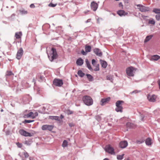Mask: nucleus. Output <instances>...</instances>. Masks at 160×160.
<instances>
[{"mask_svg":"<svg viewBox=\"0 0 160 160\" xmlns=\"http://www.w3.org/2000/svg\"><path fill=\"white\" fill-rule=\"evenodd\" d=\"M48 57L51 61H52L54 59H56L58 57V54L56 49L52 48L50 51V53L48 54Z\"/></svg>","mask_w":160,"mask_h":160,"instance_id":"obj_1","label":"nucleus"},{"mask_svg":"<svg viewBox=\"0 0 160 160\" xmlns=\"http://www.w3.org/2000/svg\"><path fill=\"white\" fill-rule=\"evenodd\" d=\"M84 103L87 106H91L93 104V101L92 98L88 96H85L82 98Z\"/></svg>","mask_w":160,"mask_h":160,"instance_id":"obj_2","label":"nucleus"},{"mask_svg":"<svg viewBox=\"0 0 160 160\" xmlns=\"http://www.w3.org/2000/svg\"><path fill=\"white\" fill-rule=\"evenodd\" d=\"M124 102L123 101L118 100L116 103V108L115 110L116 112H123V107L122 105L123 104Z\"/></svg>","mask_w":160,"mask_h":160,"instance_id":"obj_3","label":"nucleus"},{"mask_svg":"<svg viewBox=\"0 0 160 160\" xmlns=\"http://www.w3.org/2000/svg\"><path fill=\"white\" fill-rule=\"evenodd\" d=\"M105 150L106 152L111 154L114 155L115 154L114 148L109 145H106L105 146Z\"/></svg>","mask_w":160,"mask_h":160,"instance_id":"obj_4","label":"nucleus"},{"mask_svg":"<svg viewBox=\"0 0 160 160\" xmlns=\"http://www.w3.org/2000/svg\"><path fill=\"white\" fill-rule=\"evenodd\" d=\"M53 84L56 86L60 87L63 84V82L62 79L55 78L53 81Z\"/></svg>","mask_w":160,"mask_h":160,"instance_id":"obj_5","label":"nucleus"},{"mask_svg":"<svg viewBox=\"0 0 160 160\" xmlns=\"http://www.w3.org/2000/svg\"><path fill=\"white\" fill-rule=\"evenodd\" d=\"M38 115V113L37 112H36L33 113L32 112H31L28 114L25 115L24 117L26 118H31L32 119L35 118Z\"/></svg>","mask_w":160,"mask_h":160,"instance_id":"obj_6","label":"nucleus"},{"mask_svg":"<svg viewBox=\"0 0 160 160\" xmlns=\"http://www.w3.org/2000/svg\"><path fill=\"white\" fill-rule=\"evenodd\" d=\"M19 132L21 135L25 137H31L33 135L32 134L27 132L23 129H20Z\"/></svg>","mask_w":160,"mask_h":160,"instance_id":"obj_7","label":"nucleus"},{"mask_svg":"<svg viewBox=\"0 0 160 160\" xmlns=\"http://www.w3.org/2000/svg\"><path fill=\"white\" fill-rule=\"evenodd\" d=\"M134 70V69L132 67L127 68L126 70L127 75L129 76H133L134 75L133 71Z\"/></svg>","mask_w":160,"mask_h":160,"instance_id":"obj_8","label":"nucleus"},{"mask_svg":"<svg viewBox=\"0 0 160 160\" xmlns=\"http://www.w3.org/2000/svg\"><path fill=\"white\" fill-rule=\"evenodd\" d=\"M53 128V125H43L42 127V129L43 130H48L50 131H52Z\"/></svg>","mask_w":160,"mask_h":160,"instance_id":"obj_9","label":"nucleus"},{"mask_svg":"<svg viewBox=\"0 0 160 160\" xmlns=\"http://www.w3.org/2000/svg\"><path fill=\"white\" fill-rule=\"evenodd\" d=\"M138 7H139L138 9L141 12H146L149 10V8L147 7H146L141 5L138 4L137 5Z\"/></svg>","mask_w":160,"mask_h":160,"instance_id":"obj_10","label":"nucleus"},{"mask_svg":"<svg viewBox=\"0 0 160 160\" xmlns=\"http://www.w3.org/2000/svg\"><path fill=\"white\" fill-rule=\"evenodd\" d=\"M98 7V4L95 2L93 1L91 4V8L93 11H96Z\"/></svg>","mask_w":160,"mask_h":160,"instance_id":"obj_11","label":"nucleus"},{"mask_svg":"<svg viewBox=\"0 0 160 160\" xmlns=\"http://www.w3.org/2000/svg\"><path fill=\"white\" fill-rule=\"evenodd\" d=\"M147 98L150 102H154L156 101L157 96L155 95H148Z\"/></svg>","mask_w":160,"mask_h":160,"instance_id":"obj_12","label":"nucleus"},{"mask_svg":"<svg viewBox=\"0 0 160 160\" xmlns=\"http://www.w3.org/2000/svg\"><path fill=\"white\" fill-rule=\"evenodd\" d=\"M23 52L22 48H20L19 49L18 51L17 54L16 58L18 59H19L21 58L23 54Z\"/></svg>","mask_w":160,"mask_h":160,"instance_id":"obj_13","label":"nucleus"},{"mask_svg":"<svg viewBox=\"0 0 160 160\" xmlns=\"http://www.w3.org/2000/svg\"><path fill=\"white\" fill-rule=\"evenodd\" d=\"M110 97L102 99L100 102V104L102 106H103L108 103L110 101Z\"/></svg>","mask_w":160,"mask_h":160,"instance_id":"obj_14","label":"nucleus"},{"mask_svg":"<svg viewBox=\"0 0 160 160\" xmlns=\"http://www.w3.org/2000/svg\"><path fill=\"white\" fill-rule=\"evenodd\" d=\"M128 145V142L125 141H122L119 143L120 147L122 148H125Z\"/></svg>","mask_w":160,"mask_h":160,"instance_id":"obj_15","label":"nucleus"},{"mask_svg":"<svg viewBox=\"0 0 160 160\" xmlns=\"http://www.w3.org/2000/svg\"><path fill=\"white\" fill-rule=\"evenodd\" d=\"M94 52L96 55L99 57H101L102 55V53L100 50L98 48H95L94 49Z\"/></svg>","mask_w":160,"mask_h":160,"instance_id":"obj_16","label":"nucleus"},{"mask_svg":"<svg viewBox=\"0 0 160 160\" xmlns=\"http://www.w3.org/2000/svg\"><path fill=\"white\" fill-rule=\"evenodd\" d=\"M160 58V56L158 55H156L152 56L151 57L150 60L152 61H157Z\"/></svg>","mask_w":160,"mask_h":160,"instance_id":"obj_17","label":"nucleus"},{"mask_svg":"<svg viewBox=\"0 0 160 160\" xmlns=\"http://www.w3.org/2000/svg\"><path fill=\"white\" fill-rule=\"evenodd\" d=\"M117 13L120 16H125L128 14L124 10H120L117 12Z\"/></svg>","mask_w":160,"mask_h":160,"instance_id":"obj_18","label":"nucleus"},{"mask_svg":"<svg viewBox=\"0 0 160 160\" xmlns=\"http://www.w3.org/2000/svg\"><path fill=\"white\" fill-rule=\"evenodd\" d=\"M83 63V60L81 58H78L76 61V64L78 65L81 66Z\"/></svg>","mask_w":160,"mask_h":160,"instance_id":"obj_19","label":"nucleus"},{"mask_svg":"<svg viewBox=\"0 0 160 160\" xmlns=\"http://www.w3.org/2000/svg\"><path fill=\"white\" fill-rule=\"evenodd\" d=\"M22 34L21 32H18L15 33V37L16 39H19L21 38Z\"/></svg>","mask_w":160,"mask_h":160,"instance_id":"obj_20","label":"nucleus"},{"mask_svg":"<svg viewBox=\"0 0 160 160\" xmlns=\"http://www.w3.org/2000/svg\"><path fill=\"white\" fill-rule=\"evenodd\" d=\"M85 62L87 64V67L90 70H92V68L91 66V65L89 63V62L88 59H86L85 60Z\"/></svg>","mask_w":160,"mask_h":160,"instance_id":"obj_21","label":"nucleus"},{"mask_svg":"<svg viewBox=\"0 0 160 160\" xmlns=\"http://www.w3.org/2000/svg\"><path fill=\"white\" fill-rule=\"evenodd\" d=\"M101 63L102 65V66L103 68H106L107 65V63L106 62L101 60Z\"/></svg>","mask_w":160,"mask_h":160,"instance_id":"obj_22","label":"nucleus"},{"mask_svg":"<svg viewBox=\"0 0 160 160\" xmlns=\"http://www.w3.org/2000/svg\"><path fill=\"white\" fill-rule=\"evenodd\" d=\"M147 145H150L152 144L151 140L149 138H147L145 141Z\"/></svg>","mask_w":160,"mask_h":160,"instance_id":"obj_23","label":"nucleus"},{"mask_svg":"<svg viewBox=\"0 0 160 160\" xmlns=\"http://www.w3.org/2000/svg\"><path fill=\"white\" fill-rule=\"evenodd\" d=\"M91 47L90 46L86 45L85 47V52H89L91 50Z\"/></svg>","mask_w":160,"mask_h":160,"instance_id":"obj_24","label":"nucleus"},{"mask_svg":"<svg viewBox=\"0 0 160 160\" xmlns=\"http://www.w3.org/2000/svg\"><path fill=\"white\" fill-rule=\"evenodd\" d=\"M153 36L152 35H150L149 36H148L146 37L144 42H148L149 40H150L152 37Z\"/></svg>","mask_w":160,"mask_h":160,"instance_id":"obj_25","label":"nucleus"},{"mask_svg":"<svg viewBox=\"0 0 160 160\" xmlns=\"http://www.w3.org/2000/svg\"><path fill=\"white\" fill-rule=\"evenodd\" d=\"M86 76L89 81H92L93 80V78L92 75L89 74H87Z\"/></svg>","mask_w":160,"mask_h":160,"instance_id":"obj_26","label":"nucleus"},{"mask_svg":"<svg viewBox=\"0 0 160 160\" xmlns=\"http://www.w3.org/2000/svg\"><path fill=\"white\" fill-rule=\"evenodd\" d=\"M19 11L20 13L22 15L26 14L28 12L27 11L25 10L24 9L20 10Z\"/></svg>","mask_w":160,"mask_h":160,"instance_id":"obj_27","label":"nucleus"},{"mask_svg":"<svg viewBox=\"0 0 160 160\" xmlns=\"http://www.w3.org/2000/svg\"><path fill=\"white\" fill-rule=\"evenodd\" d=\"M78 74L80 77H83L85 74L81 70H79L78 71Z\"/></svg>","mask_w":160,"mask_h":160,"instance_id":"obj_28","label":"nucleus"},{"mask_svg":"<svg viewBox=\"0 0 160 160\" xmlns=\"http://www.w3.org/2000/svg\"><path fill=\"white\" fill-rule=\"evenodd\" d=\"M68 142L66 140H64L63 141L62 146L63 147H66L68 146Z\"/></svg>","mask_w":160,"mask_h":160,"instance_id":"obj_29","label":"nucleus"},{"mask_svg":"<svg viewBox=\"0 0 160 160\" xmlns=\"http://www.w3.org/2000/svg\"><path fill=\"white\" fill-rule=\"evenodd\" d=\"M12 75H14V74L12 73V72L10 71H7L6 73V76H11Z\"/></svg>","mask_w":160,"mask_h":160,"instance_id":"obj_30","label":"nucleus"},{"mask_svg":"<svg viewBox=\"0 0 160 160\" xmlns=\"http://www.w3.org/2000/svg\"><path fill=\"white\" fill-rule=\"evenodd\" d=\"M124 154H123L122 155H118L117 156V158L118 160H121L122 159L123 156Z\"/></svg>","mask_w":160,"mask_h":160,"instance_id":"obj_31","label":"nucleus"},{"mask_svg":"<svg viewBox=\"0 0 160 160\" xmlns=\"http://www.w3.org/2000/svg\"><path fill=\"white\" fill-rule=\"evenodd\" d=\"M153 12L156 13H160V9L157 8H154L153 10Z\"/></svg>","mask_w":160,"mask_h":160,"instance_id":"obj_32","label":"nucleus"},{"mask_svg":"<svg viewBox=\"0 0 160 160\" xmlns=\"http://www.w3.org/2000/svg\"><path fill=\"white\" fill-rule=\"evenodd\" d=\"M155 22L154 20H149L148 21V23L149 24L154 25L155 24Z\"/></svg>","mask_w":160,"mask_h":160,"instance_id":"obj_33","label":"nucleus"},{"mask_svg":"<svg viewBox=\"0 0 160 160\" xmlns=\"http://www.w3.org/2000/svg\"><path fill=\"white\" fill-rule=\"evenodd\" d=\"M34 121V120H25L24 121V122L25 123H31L32 122H33Z\"/></svg>","mask_w":160,"mask_h":160,"instance_id":"obj_34","label":"nucleus"},{"mask_svg":"<svg viewBox=\"0 0 160 160\" xmlns=\"http://www.w3.org/2000/svg\"><path fill=\"white\" fill-rule=\"evenodd\" d=\"M99 64H97L94 66L96 67L94 69V70L95 71H98L99 70Z\"/></svg>","mask_w":160,"mask_h":160,"instance_id":"obj_35","label":"nucleus"},{"mask_svg":"<svg viewBox=\"0 0 160 160\" xmlns=\"http://www.w3.org/2000/svg\"><path fill=\"white\" fill-rule=\"evenodd\" d=\"M16 144L18 148H21L22 147V143H20L19 142H17Z\"/></svg>","mask_w":160,"mask_h":160,"instance_id":"obj_36","label":"nucleus"},{"mask_svg":"<svg viewBox=\"0 0 160 160\" xmlns=\"http://www.w3.org/2000/svg\"><path fill=\"white\" fill-rule=\"evenodd\" d=\"M92 65L94 66H95V65H97V64H96V61L93 59L92 60Z\"/></svg>","mask_w":160,"mask_h":160,"instance_id":"obj_37","label":"nucleus"},{"mask_svg":"<svg viewBox=\"0 0 160 160\" xmlns=\"http://www.w3.org/2000/svg\"><path fill=\"white\" fill-rule=\"evenodd\" d=\"M24 156L26 158L28 157L29 156L28 153L26 152H24Z\"/></svg>","mask_w":160,"mask_h":160,"instance_id":"obj_38","label":"nucleus"},{"mask_svg":"<svg viewBox=\"0 0 160 160\" xmlns=\"http://www.w3.org/2000/svg\"><path fill=\"white\" fill-rule=\"evenodd\" d=\"M156 19L158 20H160V15H157L156 16Z\"/></svg>","mask_w":160,"mask_h":160,"instance_id":"obj_39","label":"nucleus"},{"mask_svg":"<svg viewBox=\"0 0 160 160\" xmlns=\"http://www.w3.org/2000/svg\"><path fill=\"white\" fill-rule=\"evenodd\" d=\"M57 5V4H53L52 3H50L49 5V6H50V7H55V6H56Z\"/></svg>","mask_w":160,"mask_h":160,"instance_id":"obj_40","label":"nucleus"},{"mask_svg":"<svg viewBox=\"0 0 160 160\" xmlns=\"http://www.w3.org/2000/svg\"><path fill=\"white\" fill-rule=\"evenodd\" d=\"M67 113L68 114H71L73 113V112L70 110H68L67 111Z\"/></svg>","mask_w":160,"mask_h":160,"instance_id":"obj_41","label":"nucleus"},{"mask_svg":"<svg viewBox=\"0 0 160 160\" xmlns=\"http://www.w3.org/2000/svg\"><path fill=\"white\" fill-rule=\"evenodd\" d=\"M68 125L69 126L71 127H73L74 126V124L73 123H68Z\"/></svg>","mask_w":160,"mask_h":160,"instance_id":"obj_42","label":"nucleus"},{"mask_svg":"<svg viewBox=\"0 0 160 160\" xmlns=\"http://www.w3.org/2000/svg\"><path fill=\"white\" fill-rule=\"evenodd\" d=\"M53 118H54V119L58 120L60 121V119L58 117V116H55Z\"/></svg>","mask_w":160,"mask_h":160,"instance_id":"obj_43","label":"nucleus"},{"mask_svg":"<svg viewBox=\"0 0 160 160\" xmlns=\"http://www.w3.org/2000/svg\"><path fill=\"white\" fill-rule=\"evenodd\" d=\"M81 53L83 55H86L87 53L86 52H85L83 50H82L81 51Z\"/></svg>","mask_w":160,"mask_h":160,"instance_id":"obj_44","label":"nucleus"},{"mask_svg":"<svg viewBox=\"0 0 160 160\" xmlns=\"http://www.w3.org/2000/svg\"><path fill=\"white\" fill-rule=\"evenodd\" d=\"M30 7L31 8H34L35 7V6L33 4H31L30 5Z\"/></svg>","mask_w":160,"mask_h":160,"instance_id":"obj_45","label":"nucleus"},{"mask_svg":"<svg viewBox=\"0 0 160 160\" xmlns=\"http://www.w3.org/2000/svg\"><path fill=\"white\" fill-rule=\"evenodd\" d=\"M131 124H132L131 123H130V122H128L126 124V126L127 127H130L131 126Z\"/></svg>","mask_w":160,"mask_h":160,"instance_id":"obj_46","label":"nucleus"},{"mask_svg":"<svg viewBox=\"0 0 160 160\" xmlns=\"http://www.w3.org/2000/svg\"><path fill=\"white\" fill-rule=\"evenodd\" d=\"M140 92V91H138V90H135V91H133V92H132V93H138V92Z\"/></svg>","mask_w":160,"mask_h":160,"instance_id":"obj_47","label":"nucleus"},{"mask_svg":"<svg viewBox=\"0 0 160 160\" xmlns=\"http://www.w3.org/2000/svg\"><path fill=\"white\" fill-rule=\"evenodd\" d=\"M158 84L159 88L160 89V80H158Z\"/></svg>","mask_w":160,"mask_h":160,"instance_id":"obj_48","label":"nucleus"},{"mask_svg":"<svg viewBox=\"0 0 160 160\" xmlns=\"http://www.w3.org/2000/svg\"><path fill=\"white\" fill-rule=\"evenodd\" d=\"M55 117V116H51L50 117V118L52 119H54V118H53Z\"/></svg>","mask_w":160,"mask_h":160,"instance_id":"obj_49","label":"nucleus"},{"mask_svg":"<svg viewBox=\"0 0 160 160\" xmlns=\"http://www.w3.org/2000/svg\"><path fill=\"white\" fill-rule=\"evenodd\" d=\"M119 7H122L123 5L122 3H120L119 4Z\"/></svg>","mask_w":160,"mask_h":160,"instance_id":"obj_50","label":"nucleus"},{"mask_svg":"<svg viewBox=\"0 0 160 160\" xmlns=\"http://www.w3.org/2000/svg\"><path fill=\"white\" fill-rule=\"evenodd\" d=\"M91 20V19H88L86 22V23H87V22H90Z\"/></svg>","mask_w":160,"mask_h":160,"instance_id":"obj_51","label":"nucleus"},{"mask_svg":"<svg viewBox=\"0 0 160 160\" xmlns=\"http://www.w3.org/2000/svg\"><path fill=\"white\" fill-rule=\"evenodd\" d=\"M60 118L61 119H62L64 118V116L62 114H61L60 116Z\"/></svg>","mask_w":160,"mask_h":160,"instance_id":"obj_52","label":"nucleus"},{"mask_svg":"<svg viewBox=\"0 0 160 160\" xmlns=\"http://www.w3.org/2000/svg\"><path fill=\"white\" fill-rule=\"evenodd\" d=\"M103 160H109L108 158H105Z\"/></svg>","mask_w":160,"mask_h":160,"instance_id":"obj_53","label":"nucleus"},{"mask_svg":"<svg viewBox=\"0 0 160 160\" xmlns=\"http://www.w3.org/2000/svg\"><path fill=\"white\" fill-rule=\"evenodd\" d=\"M1 111H3V110H2V109L1 110Z\"/></svg>","mask_w":160,"mask_h":160,"instance_id":"obj_54","label":"nucleus"},{"mask_svg":"<svg viewBox=\"0 0 160 160\" xmlns=\"http://www.w3.org/2000/svg\"><path fill=\"white\" fill-rule=\"evenodd\" d=\"M159 25H160V23L159 24Z\"/></svg>","mask_w":160,"mask_h":160,"instance_id":"obj_55","label":"nucleus"}]
</instances>
